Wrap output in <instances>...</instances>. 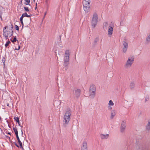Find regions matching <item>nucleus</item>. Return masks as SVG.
<instances>
[{
  "instance_id": "f257e3e1",
  "label": "nucleus",
  "mask_w": 150,
  "mask_h": 150,
  "mask_svg": "<svg viewBox=\"0 0 150 150\" xmlns=\"http://www.w3.org/2000/svg\"><path fill=\"white\" fill-rule=\"evenodd\" d=\"M71 110L69 109H68L66 110L65 115H64L63 120V124L64 126L67 125L70 120V116L71 115Z\"/></svg>"
},
{
  "instance_id": "f03ea898",
  "label": "nucleus",
  "mask_w": 150,
  "mask_h": 150,
  "mask_svg": "<svg viewBox=\"0 0 150 150\" xmlns=\"http://www.w3.org/2000/svg\"><path fill=\"white\" fill-rule=\"evenodd\" d=\"M91 0H83V9L85 13H88L90 10V3Z\"/></svg>"
},
{
  "instance_id": "7ed1b4c3",
  "label": "nucleus",
  "mask_w": 150,
  "mask_h": 150,
  "mask_svg": "<svg viewBox=\"0 0 150 150\" xmlns=\"http://www.w3.org/2000/svg\"><path fill=\"white\" fill-rule=\"evenodd\" d=\"M11 25L12 26L10 27L11 29H10L9 31H5V30L8 27L7 26L5 27L4 29L3 35L5 38H10L12 35L13 31L12 30V29L13 28V27L12 25L11 24Z\"/></svg>"
},
{
  "instance_id": "20e7f679",
  "label": "nucleus",
  "mask_w": 150,
  "mask_h": 150,
  "mask_svg": "<svg viewBox=\"0 0 150 150\" xmlns=\"http://www.w3.org/2000/svg\"><path fill=\"white\" fill-rule=\"evenodd\" d=\"M134 58L133 56H130L128 57L127 61L125 67L126 68H130L134 62Z\"/></svg>"
},
{
  "instance_id": "39448f33",
  "label": "nucleus",
  "mask_w": 150,
  "mask_h": 150,
  "mask_svg": "<svg viewBox=\"0 0 150 150\" xmlns=\"http://www.w3.org/2000/svg\"><path fill=\"white\" fill-rule=\"evenodd\" d=\"M96 88L94 85H91L90 87L89 91V97L91 98H93L95 96Z\"/></svg>"
},
{
  "instance_id": "423d86ee",
  "label": "nucleus",
  "mask_w": 150,
  "mask_h": 150,
  "mask_svg": "<svg viewBox=\"0 0 150 150\" xmlns=\"http://www.w3.org/2000/svg\"><path fill=\"white\" fill-rule=\"evenodd\" d=\"M98 16L97 14L95 13L93 14L91 21V25L93 28H95L98 22Z\"/></svg>"
},
{
  "instance_id": "0eeeda50",
  "label": "nucleus",
  "mask_w": 150,
  "mask_h": 150,
  "mask_svg": "<svg viewBox=\"0 0 150 150\" xmlns=\"http://www.w3.org/2000/svg\"><path fill=\"white\" fill-rule=\"evenodd\" d=\"M114 25L112 24H109L108 28V35L110 37L112 34L113 31Z\"/></svg>"
},
{
  "instance_id": "6e6552de",
  "label": "nucleus",
  "mask_w": 150,
  "mask_h": 150,
  "mask_svg": "<svg viewBox=\"0 0 150 150\" xmlns=\"http://www.w3.org/2000/svg\"><path fill=\"white\" fill-rule=\"evenodd\" d=\"M126 122L125 121H122L120 127V132L122 133H124L126 127Z\"/></svg>"
},
{
  "instance_id": "1a4fd4ad",
  "label": "nucleus",
  "mask_w": 150,
  "mask_h": 150,
  "mask_svg": "<svg viewBox=\"0 0 150 150\" xmlns=\"http://www.w3.org/2000/svg\"><path fill=\"white\" fill-rule=\"evenodd\" d=\"M81 150H88L87 143L86 142H83L81 147Z\"/></svg>"
},
{
  "instance_id": "9d476101",
  "label": "nucleus",
  "mask_w": 150,
  "mask_h": 150,
  "mask_svg": "<svg viewBox=\"0 0 150 150\" xmlns=\"http://www.w3.org/2000/svg\"><path fill=\"white\" fill-rule=\"evenodd\" d=\"M128 41L126 39H125L123 42V45L124 47L128 48Z\"/></svg>"
},
{
  "instance_id": "9b49d317",
  "label": "nucleus",
  "mask_w": 150,
  "mask_h": 150,
  "mask_svg": "<svg viewBox=\"0 0 150 150\" xmlns=\"http://www.w3.org/2000/svg\"><path fill=\"white\" fill-rule=\"evenodd\" d=\"M100 136L101 138L102 139H107L109 137V135L108 134H100Z\"/></svg>"
},
{
  "instance_id": "f8f14e48",
  "label": "nucleus",
  "mask_w": 150,
  "mask_h": 150,
  "mask_svg": "<svg viewBox=\"0 0 150 150\" xmlns=\"http://www.w3.org/2000/svg\"><path fill=\"white\" fill-rule=\"evenodd\" d=\"M80 90L77 89L75 91V94L77 97H78L80 94Z\"/></svg>"
},
{
  "instance_id": "ddd939ff",
  "label": "nucleus",
  "mask_w": 150,
  "mask_h": 150,
  "mask_svg": "<svg viewBox=\"0 0 150 150\" xmlns=\"http://www.w3.org/2000/svg\"><path fill=\"white\" fill-rule=\"evenodd\" d=\"M69 60V57H64V64L65 66H67Z\"/></svg>"
},
{
  "instance_id": "4468645a",
  "label": "nucleus",
  "mask_w": 150,
  "mask_h": 150,
  "mask_svg": "<svg viewBox=\"0 0 150 150\" xmlns=\"http://www.w3.org/2000/svg\"><path fill=\"white\" fill-rule=\"evenodd\" d=\"M116 114L115 111L114 110H112L111 112V116L110 118L111 119H112L115 116Z\"/></svg>"
},
{
  "instance_id": "2eb2a0df",
  "label": "nucleus",
  "mask_w": 150,
  "mask_h": 150,
  "mask_svg": "<svg viewBox=\"0 0 150 150\" xmlns=\"http://www.w3.org/2000/svg\"><path fill=\"white\" fill-rule=\"evenodd\" d=\"M70 55V53L69 51L68 50H66L65 51L64 57H69Z\"/></svg>"
},
{
  "instance_id": "dca6fc26",
  "label": "nucleus",
  "mask_w": 150,
  "mask_h": 150,
  "mask_svg": "<svg viewBox=\"0 0 150 150\" xmlns=\"http://www.w3.org/2000/svg\"><path fill=\"white\" fill-rule=\"evenodd\" d=\"M135 87V83L133 82H132L130 83L129 86L130 88L132 90L134 89Z\"/></svg>"
},
{
  "instance_id": "f3484780",
  "label": "nucleus",
  "mask_w": 150,
  "mask_h": 150,
  "mask_svg": "<svg viewBox=\"0 0 150 150\" xmlns=\"http://www.w3.org/2000/svg\"><path fill=\"white\" fill-rule=\"evenodd\" d=\"M13 130L15 133L16 136H18V131L17 130V128L16 127H13Z\"/></svg>"
},
{
  "instance_id": "a211bd4d",
  "label": "nucleus",
  "mask_w": 150,
  "mask_h": 150,
  "mask_svg": "<svg viewBox=\"0 0 150 150\" xmlns=\"http://www.w3.org/2000/svg\"><path fill=\"white\" fill-rule=\"evenodd\" d=\"M23 14V16H24V17L25 16H26L28 17H30L31 16V14L30 15H28L27 14V13H24L22 14Z\"/></svg>"
},
{
  "instance_id": "6ab92c4d",
  "label": "nucleus",
  "mask_w": 150,
  "mask_h": 150,
  "mask_svg": "<svg viewBox=\"0 0 150 150\" xmlns=\"http://www.w3.org/2000/svg\"><path fill=\"white\" fill-rule=\"evenodd\" d=\"M109 24H108L107 22H105L103 24V27L104 28L106 29L107 28V27H108V25Z\"/></svg>"
},
{
  "instance_id": "aec40b11",
  "label": "nucleus",
  "mask_w": 150,
  "mask_h": 150,
  "mask_svg": "<svg viewBox=\"0 0 150 150\" xmlns=\"http://www.w3.org/2000/svg\"><path fill=\"white\" fill-rule=\"evenodd\" d=\"M11 43V42L9 40V39H8V40L6 42V44H5V47H7Z\"/></svg>"
},
{
  "instance_id": "412c9836",
  "label": "nucleus",
  "mask_w": 150,
  "mask_h": 150,
  "mask_svg": "<svg viewBox=\"0 0 150 150\" xmlns=\"http://www.w3.org/2000/svg\"><path fill=\"white\" fill-rule=\"evenodd\" d=\"M146 128L148 130H149L150 129V122H148L146 126Z\"/></svg>"
},
{
  "instance_id": "4be33fe9",
  "label": "nucleus",
  "mask_w": 150,
  "mask_h": 150,
  "mask_svg": "<svg viewBox=\"0 0 150 150\" xmlns=\"http://www.w3.org/2000/svg\"><path fill=\"white\" fill-rule=\"evenodd\" d=\"M127 48L123 47L122 48V52L124 53H125L127 51Z\"/></svg>"
},
{
  "instance_id": "5701e85b",
  "label": "nucleus",
  "mask_w": 150,
  "mask_h": 150,
  "mask_svg": "<svg viewBox=\"0 0 150 150\" xmlns=\"http://www.w3.org/2000/svg\"><path fill=\"white\" fill-rule=\"evenodd\" d=\"M108 105H109L112 106L114 105V103L112 100H110L108 103Z\"/></svg>"
},
{
  "instance_id": "b1692460",
  "label": "nucleus",
  "mask_w": 150,
  "mask_h": 150,
  "mask_svg": "<svg viewBox=\"0 0 150 150\" xmlns=\"http://www.w3.org/2000/svg\"><path fill=\"white\" fill-rule=\"evenodd\" d=\"M150 43V38H146V43L148 44Z\"/></svg>"
},
{
  "instance_id": "393cba45",
  "label": "nucleus",
  "mask_w": 150,
  "mask_h": 150,
  "mask_svg": "<svg viewBox=\"0 0 150 150\" xmlns=\"http://www.w3.org/2000/svg\"><path fill=\"white\" fill-rule=\"evenodd\" d=\"M14 119L17 122H19V120L18 117H14Z\"/></svg>"
},
{
  "instance_id": "a878e982",
  "label": "nucleus",
  "mask_w": 150,
  "mask_h": 150,
  "mask_svg": "<svg viewBox=\"0 0 150 150\" xmlns=\"http://www.w3.org/2000/svg\"><path fill=\"white\" fill-rule=\"evenodd\" d=\"M20 146V148L23 150H24L23 148V147L22 144L21 142L19 143Z\"/></svg>"
},
{
  "instance_id": "bb28decb",
  "label": "nucleus",
  "mask_w": 150,
  "mask_h": 150,
  "mask_svg": "<svg viewBox=\"0 0 150 150\" xmlns=\"http://www.w3.org/2000/svg\"><path fill=\"white\" fill-rule=\"evenodd\" d=\"M24 10H25V11H26L27 12H29V10L28 9V7H24Z\"/></svg>"
},
{
  "instance_id": "cd10ccee",
  "label": "nucleus",
  "mask_w": 150,
  "mask_h": 150,
  "mask_svg": "<svg viewBox=\"0 0 150 150\" xmlns=\"http://www.w3.org/2000/svg\"><path fill=\"white\" fill-rule=\"evenodd\" d=\"M16 137L17 138V140H18V143H19L21 142L19 138L18 135V136H16Z\"/></svg>"
},
{
  "instance_id": "c85d7f7f",
  "label": "nucleus",
  "mask_w": 150,
  "mask_h": 150,
  "mask_svg": "<svg viewBox=\"0 0 150 150\" xmlns=\"http://www.w3.org/2000/svg\"><path fill=\"white\" fill-rule=\"evenodd\" d=\"M13 41L14 42H18V41L16 39V38H13Z\"/></svg>"
},
{
  "instance_id": "c756f323",
  "label": "nucleus",
  "mask_w": 150,
  "mask_h": 150,
  "mask_svg": "<svg viewBox=\"0 0 150 150\" xmlns=\"http://www.w3.org/2000/svg\"><path fill=\"white\" fill-rule=\"evenodd\" d=\"M15 28L17 30H19V28H18V26L17 25H15Z\"/></svg>"
},
{
  "instance_id": "7c9ffc66",
  "label": "nucleus",
  "mask_w": 150,
  "mask_h": 150,
  "mask_svg": "<svg viewBox=\"0 0 150 150\" xmlns=\"http://www.w3.org/2000/svg\"><path fill=\"white\" fill-rule=\"evenodd\" d=\"M24 17V16H23V14H22L20 18V21H22V20H23V19Z\"/></svg>"
},
{
  "instance_id": "2f4dec72",
  "label": "nucleus",
  "mask_w": 150,
  "mask_h": 150,
  "mask_svg": "<svg viewBox=\"0 0 150 150\" xmlns=\"http://www.w3.org/2000/svg\"><path fill=\"white\" fill-rule=\"evenodd\" d=\"M18 125L19 126H21V127H23V126H21V124H20V122H19H19H18Z\"/></svg>"
},
{
  "instance_id": "473e14b6",
  "label": "nucleus",
  "mask_w": 150,
  "mask_h": 150,
  "mask_svg": "<svg viewBox=\"0 0 150 150\" xmlns=\"http://www.w3.org/2000/svg\"><path fill=\"white\" fill-rule=\"evenodd\" d=\"M29 3H27L26 2V3H25V4L26 5H29L30 6V4H29Z\"/></svg>"
},
{
  "instance_id": "72a5a7b5",
  "label": "nucleus",
  "mask_w": 150,
  "mask_h": 150,
  "mask_svg": "<svg viewBox=\"0 0 150 150\" xmlns=\"http://www.w3.org/2000/svg\"><path fill=\"white\" fill-rule=\"evenodd\" d=\"M20 48V46H18V49H17L16 48L15 49V50H18Z\"/></svg>"
},
{
  "instance_id": "f704fd0d",
  "label": "nucleus",
  "mask_w": 150,
  "mask_h": 150,
  "mask_svg": "<svg viewBox=\"0 0 150 150\" xmlns=\"http://www.w3.org/2000/svg\"><path fill=\"white\" fill-rule=\"evenodd\" d=\"M21 24H22V25H23V20H22V21H20Z\"/></svg>"
},
{
  "instance_id": "c9c22d12",
  "label": "nucleus",
  "mask_w": 150,
  "mask_h": 150,
  "mask_svg": "<svg viewBox=\"0 0 150 150\" xmlns=\"http://www.w3.org/2000/svg\"><path fill=\"white\" fill-rule=\"evenodd\" d=\"M97 41H98V39H97V38H96V39H95V42H97Z\"/></svg>"
},
{
  "instance_id": "e433bc0d",
  "label": "nucleus",
  "mask_w": 150,
  "mask_h": 150,
  "mask_svg": "<svg viewBox=\"0 0 150 150\" xmlns=\"http://www.w3.org/2000/svg\"><path fill=\"white\" fill-rule=\"evenodd\" d=\"M109 109L110 110H111L112 109V108L110 107H109Z\"/></svg>"
},
{
  "instance_id": "4c0bfd02",
  "label": "nucleus",
  "mask_w": 150,
  "mask_h": 150,
  "mask_svg": "<svg viewBox=\"0 0 150 150\" xmlns=\"http://www.w3.org/2000/svg\"><path fill=\"white\" fill-rule=\"evenodd\" d=\"M21 132L22 135L23 134V131H22V129H21Z\"/></svg>"
},
{
  "instance_id": "58836bf2",
  "label": "nucleus",
  "mask_w": 150,
  "mask_h": 150,
  "mask_svg": "<svg viewBox=\"0 0 150 150\" xmlns=\"http://www.w3.org/2000/svg\"><path fill=\"white\" fill-rule=\"evenodd\" d=\"M15 145L17 147H18V145L16 144H16H15Z\"/></svg>"
},
{
  "instance_id": "ea45409f",
  "label": "nucleus",
  "mask_w": 150,
  "mask_h": 150,
  "mask_svg": "<svg viewBox=\"0 0 150 150\" xmlns=\"http://www.w3.org/2000/svg\"><path fill=\"white\" fill-rule=\"evenodd\" d=\"M59 39V40H58L59 41H60L61 40V38H58Z\"/></svg>"
},
{
  "instance_id": "a19ab883",
  "label": "nucleus",
  "mask_w": 150,
  "mask_h": 150,
  "mask_svg": "<svg viewBox=\"0 0 150 150\" xmlns=\"http://www.w3.org/2000/svg\"><path fill=\"white\" fill-rule=\"evenodd\" d=\"M11 40L12 42H14V41H13V40Z\"/></svg>"
},
{
  "instance_id": "79ce46f5",
  "label": "nucleus",
  "mask_w": 150,
  "mask_h": 150,
  "mask_svg": "<svg viewBox=\"0 0 150 150\" xmlns=\"http://www.w3.org/2000/svg\"><path fill=\"white\" fill-rule=\"evenodd\" d=\"M9 103H8L7 104V106H9Z\"/></svg>"
},
{
  "instance_id": "37998d69",
  "label": "nucleus",
  "mask_w": 150,
  "mask_h": 150,
  "mask_svg": "<svg viewBox=\"0 0 150 150\" xmlns=\"http://www.w3.org/2000/svg\"><path fill=\"white\" fill-rule=\"evenodd\" d=\"M148 38H150V33L149 34L148 36Z\"/></svg>"
},
{
  "instance_id": "c03bdc74",
  "label": "nucleus",
  "mask_w": 150,
  "mask_h": 150,
  "mask_svg": "<svg viewBox=\"0 0 150 150\" xmlns=\"http://www.w3.org/2000/svg\"><path fill=\"white\" fill-rule=\"evenodd\" d=\"M36 6H37V3H36ZM36 8H37V6H36V7H35V9H36Z\"/></svg>"
},
{
  "instance_id": "a18cd8bd",
  "label": "nucleus",
  "mask_w": 150,
  "mask_h": 150,
  "mask_svg": "<svg viewBox=\"0 0 150 150\" xmlns=\"http://www.w3.org/2000/svg\"><path fill=\"white\" fill-rule=\"evenodd\" d=\"M8 134H10V133H9V132H8Z\"/></svg>"
},
{
  "instance_id": "49530a36",
  "label": "nucleus",
  "mask_w": 150,
  "mask_h": 150,
  "mask_svg": "<svg viewBox=\"0 0 150 150\" xmlns=\"http://www.w3.org/2000/svg\"><path fill=\"white\" fill-rule=\"evenodd\" d=\"M56 56L57 57V59H58V57H57V54H56Z\"/></svg>"
},
{
  "instance_id": "de8ad7c7",
  "label": "nucleus",
  "mask_w": 150,
  "mask_h": 150,
  "mask_svg": "<svg viewBox=\"0 0 150 150\" xmlns=\"http://www.w3.org/2000/svg\"><path fill=\"white\" fill-rule=\"evenodd\" d=\"M46 13H45V15H46Z\"/></svg>"
},
{
  "instance_id": "09e8293b",
  "label": "nucleus",
  "mask_w": 150,
  "mask_h": 150,
  "mask_svg": "<svg viewBox=\"0 0 150 150\" xmlns=\"http://www.w3.org/2000/svg\"><path fill=\"white\" fill-rule=\"evenodd\" d=\"M147 99L146 98V101Z\"/></svg>"
},
{
  "instance_id": "8fccbe9b",
  "label": "nucleus",
  "mask_w": 150,
  "mask_h": 150,
  "mask_svg": "<svg viewBox=\"0 0 150 150\" xmlns=\"http://www.w3.org/2000/svg\"><path fill=\"white\" fill-rule=\"evenodd\" d=\"M147 99L146 98V101Z\"/></svg>"
},
{
  "instance_id": "3c124183",
  "label": "nucleus",
  "mask_w": 150,
  "mask_h": 150,
  "mask_svg": "<svg viewBox=\"0 0 150 150\" xmlns=\"http://www.w3.org/2000/svg\"><path fill=\"white\" fill-rule=\"evenodd\" d=\"M33 1H34V2H35V0H33Z\"/></svg>"
},
{
  "instance_id": "603ef678",
  "label": "nucleus",
  "mask_w": 150,
  "mask_h": 150,
  "mask_svg": "<svg viewBox=\"0 0 150 150\" xmlns=\"http://www.w3.org/2000/svg\"><path fill=\"white\" fill-rule=\"evenodd\" d=\"M58 54L59 55V53H58Z\"/></svg>"
},
{
  "instance_id": "864d4df0",
  "label": "nucleus",
  "mask_w": 150,
  "mask_h": 150,
  "mask_svg": "<svg viewBox=\"0 0 150 150\" xmlns=\"http://www.w3.org/2000/svg\"><path fill=\"white\" fill-rule=\"evenodd\" d=\"M1 119V117H0V119Z\"/></svg>"
}]
</instances>
